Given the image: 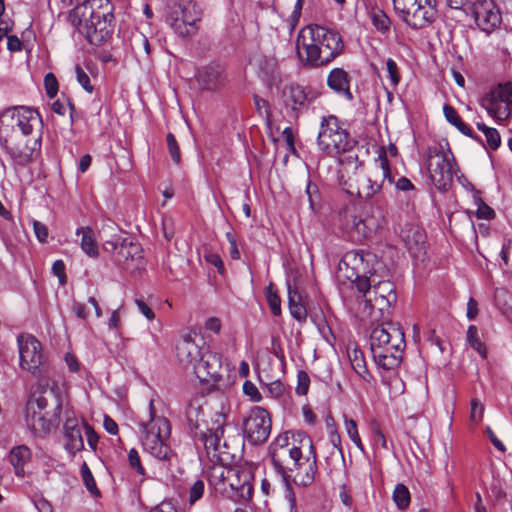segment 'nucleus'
Listing matches in <instances>:
<instances>
[{
  "label": "nucleus",
  "instance_id": "nucleus-1",
  "mask_svg": "<svg viewBox=\"0 0 512 512\" xmlns=\"http://www.w3.org/2000/svg\"><path fill=\"white\" fill-rule=\"evenodd\" d=\"M290 442L289 432L279 435L270 446L272 464L286 486L290 482L301 486L310 485L317 473V454L312 439L305 433H297ZM294 437V435H292Z\"/></svg>",
  "mask_w": 512,
  "mask_h": 512
},
{
  "label": "nucleus",
  "instance_id": "nucleus-2",
  "mask_svg": "<svg viewBox=\"0 0 512 512\" xmlns=\"http://www.w3.org/2000/svg\"><path fill=\"white\" fill-rule=\"evenodd\" d=\"M299 57L306 66H327L340 56L344 42L339 32L321 25H308L297 36Z\"/></svg>",
  "mask_w": 512,
  "mask_h": 512
},
{
  "label": "nucleus",
  "instance_id": "nucleus-3",
  "mask_svg": "<svg viewBox=\"0 0 512 512\" xmlns=\"http://www.w3.org/2000/svg\"><path fill=\"white\" fill-rule=\"evenodd\" d=\"M113 18L109 0H86L68 15V21L94 45H100L110 36Z\"/></svg>",
  "mask_w": 512,
  "mask_h": 512
},
{
  "label": "nucleus",
  "instance_id": "nucleus-4",
  "mask_svg": "<svg viewBox=\"0 0 512 512\" xmlns=\"http://www.w3.org/2000/svg\"><path fill=\"white\" fill-rule=\"evenodd\" d=\"M141 428V440L145 451L160 461L169 462L174 453L166 443L171 434L168 419L152 415L150 422L142 423Z\"/></svg>",
  "mask_w": 512,
  "mask_h": 512
},
{
  "label": "nucleus",
  "instance_id": "nucleus-5",
  "mask_svg": "<svg viewBox=\"0 0 512 512\" xmlns=\"http://www.w3.org/2000/svg\"><path fill=\"white\" fill-rule=\"evenodd\" d=\"M201 17V10L192 0L171 1L165 8L166 23L183 38L198 31L197 23Z\"/></svg>",
  "mask_w": 512,
  "mask_h": 512
},
{
  "label": "nucleus",
  "instance_id": "nucleus-6",
  "mask_svg": "<svg viewBox=\"0 0 512 512\" xmlns=\"http://www.w3.org/2000/svg\"><path fill=\"white\" fill-rule=\"evenodd\" d=\"M317 144L323 153L336 157L353 148L355 141L340 126L337 117L330 115L321 120Z\"/></svg>",
  "mask_w": 512,
  "mask_h": 512
},
{
  "label": "nucleus",
  "instance_id": "nucleus-7",
  "mask_svg": "<svg viewBox=\"0 0 512 512\" xmlns=\"http://www.w3.org/2000/svg\"><path fill=\"white\" fill-rule=\"evenodd\" d=\"M427 169L433 184L438 190L445 191L452 183L457 166L449 148L442 144L427 149Z\"/></svg>",
  "mask_w": 512,
  "mask_h": 512
},
{
  "label": "nucleus",
  "instance_id": "nucleus-8",
  "mask_svg": "<svg viewBox=\"0 0 512 512\" xmlns=\"http://www.w3.org/2000/svg\"><path fill=\"white\" fill-rule=\"evenodd\" d=\"M392 2L396 14L412 29L428 27L436 19V0H392Z\"/></svg>",
  "mask_w": 512,
  "mask_h": 512
},
{
  "label": "nucleus",
  "instance_id": "nucleus-9",
  "mask_svg": "<svg viewBox=\"0 0 512 512\" xmlns=\"http://www.w3.org/2000/svg\"><path fill=\"white\" fill-rule=\"evenodd\" d=\"M40 124L39 113L26 106L10 107L0 113V135L5 142L8 141V137L12 135L15 128H18L23 135L27 136Z\"/></svg>",
  "mask_w": 512,
  "mask_h": 512
},
{
  "label": "nucleus",
  "instance_id": "nucleus-10",
  "mask_svg": "<svg viewBox=\"0 0 512 512\" xmlns=\"http://www.w3.org/2000/svg\"><path fill=\"white\" fill-rule=\"evenodd\" d=\"M224 425L225 416L221 413L216 414L214 426L202 432L198 439L203 444L207 456L221 464L229 463L234 458L228 443L225 440L222 442Z\"/></svg>",
  "mask_w": 512,
  "mask_h": 512
},
{
  "label": "nucleus",
  "instance_id": "nucleus-11",
  "mask_svg": "<svg viewBox=\"0 0 512 512\" xmlns=\"http://www.w3.org/2000/svg\"><path fill=\"white\" fill-rule=\"evenodd\" d=\"M480 105L497 122L507 120L512 113V86L510 83L498 84L480 100Z\"/></svg>",
  "mask_w": 512,
  "mask_h": 512
},
{
  "label": "nucleus",
  "instance_id": "nucleus-12",
  "mask_svg": "<svg viewBox=\"0 0 512 512\" xmlns=\"http://www.w3.org/2000/svg\"><path fill=\"white\" fill-rule=\"evenodd\" d=\"M385 180L393 182L391 169L385 150L381 149L378 157L375 159L374 166L369 175L361 180L358 186L357 194L362 199H370L378 194L383 187Z\"/></svg>",
  "mask_w": 512,
  "mask_h": 512
},
{
  "label": "nucleus",
  "instance_id": "nucleus-13",
  "mask_svg": "<svg viewBox=\"0 0 512 512\" xmlns=\"http://www.w3.org/2000/svg\"><path fill=\"white\" fill-rule=\"evenodd\" d=\"M193 371L201 382L211 383L217 389L226 385L224 376L228 368L223 364L221 353L206 349Z\"/></svg>",
  "mask_w": 512,
  "mask_h": 512
},
{
  "label": "nucleus",
  "instance_id": "nucleus-14",
  "mask_svg": "<svg viewBox=\"0 0 512 512\" xmlns=\"http://www.w3.org/2000/svg\"><path fill=\"white\" fill-rule=\"evenodd\" d=\"M20 367L34 377L40 378L44 373V362L41 343L30 334L17 337Z\"/></svg>",
  "mask_w": 512,
  "mask_h": 512
},
{
  "label": "nucleus",
  "instance_id": "nucleus-15",
  "mask_svg": "<svg viewBox=\"0 0 512 512\" xmlns=\"http://www.w3.org/2000/svg\"><path fill=\"white\" fill-rule=\"evenodd\" d=\"M369 294L365 308L369 309L371 323L374 325L378 321L377 314L385 318V314L389 315L392 304L396 302L395 285L388 280L375 282Z\"/></svg>",
  "mask_w": 512,
  "mask_h": 512
},
{
  "label": "nucleus",
  "instance_id": "nucleus-16",
  "mask_svg": "<svg viewBox=\"0 0 512 512\" xmlns=\"http://www.w3.org/2000/svg\"><path fill=\"white\" fill-rule=\"evenodd\" d=\"M243 431L249 443L254 445L264 443L271 432L269 412L259 406L253 407L243 421Z\"/></svg>",
  "mask_w": 512,
  "mask_h": 512
},
{
  "label": "nucleus",
  "instance_id": "nucleus-17",
  "mask_svg": "<svg viewBox=\"0 0 512 512\" xmlns=\"http://www.w3.org/2000/svg\"><path fill=\"white\" fill-rule=\"evenodd\" d=\"M469 9L477 26L487 34L502 22L501 13L493 0H472Z\"/></svg>",
  "mask_w": 512,
  "mask_h": 512
},
{
  "label": "nucleus",
  "instance_id": "nucleus-18",
  "mask_svg": "<svg viewBox=\"0 0 512 512\" xmlns=\"http://www.w3.org/2000/svg\"><path fill=\"white\" fill-rule=\"evenodd\" d=\"M394 347L406 345L404 332L399 323L383 319V321L372 328L370 334V348L381 346Z\"/></svg>",
  "mask_w": 512,
  "mask_h": 512
},
{
  "label": "nucleus",
  "instance_id": "nucleus-19",
  "mask_svg": "<svg viewBox=\"0 0 512 512\" xmlns=\"http://www.w3.org/2000/svg\"><path fill=\"white\" fill-rule=\"evenodd\" d=\"M62 411V403L59 398L56 399V406L53 415L49 416L48 412L38 410H30L26 407V424L29 429L37 436L48 434L55 426Z\"/></svg>",
  "mask_w": 512,
  "mask_h": 512
},
{
  "label": "nucleus",
  "instance_id": "nucleus-20",
  "mask_svg": "<svg viewBox=\"0 0 512 512\" xmlns=\"http://www.w3.org/2000/svg\"><path fill=\"white\" fill-rule=\"evenodd\" d=\"M115 260L124 269H138L143 265V251L138 243L124 239L119 245L111 243Z\"/></svg>",
  "mask_w": 512,
  "mask_h": 512
},
{
  "label": "nucleus",
  "instance_id": "nucleus-21",
  "mask_svg": "<svg viewBox=\"0 0 512 512\" xmlns=\"http://www.w3.org/2000/svg\"><path fill=\"white\" fill-rule=\"evenodd\" d=\"M204 351L196 344L192 332L181 335L176 344V357L179 363L185 367L195 368L201 360Z\"/></svg>",
  "mask_w": 512,
  "mask_h": 512
},
{
  "label": "nucleus",
  "instance_id": "nucleus-22",
  "mask_svg": "<svg viewBox=\"0 0 512 512\" xmlns=\"http://www.w3.org/2000/svg\"><path fill=\"white\" fill-rule=\"evenodd\" d=\"M282 99L284 106L290 110V115L297 118L308 108V98L303 86L290 84L283 88Z\"/></svg>",
  "mask_w": 512,
  "mask_h": 512
},
{
  "label": "nucleus",
  "instance_id": "nucleus-23",
  "mask_svg": "<svg viewBox=\"0 0 512 512\" xmlns=\"http://www.w3.org/2000/svg\"><path fill=\"white\" fill-rule=\"evenodd\" d=\"M405 346L406 345L394 347V345L391 344L390 346H381L380 348L371 349L376 365L384 370H392L398 367L401 363Z\"/></svg>",
  "mask_w": 512,
  "mask_h": 512
},
{
  "label": "nucleus",
  "instance_id": "nucleus-24",
  "mask_svg": "<svg viewBox=\"0 0 512 512\" xmlns=\"http://www.w3.org/2000/svg\"><path fill=\"white\" fill-rule=\"evenodd\" d=\"M196 78L202 89L210 91L216 90L226 82L224 69L219 64H210L199 69Z\"/></svg>",
  "mask_w": 512,
  "mask_h": 512
},
{
  "label": "nucleus",
  "instance_id": "nucleus-25",
  "mask_svg": "<svg viewBox=\"0 0 512 512\" xmlns=\"http://www.w3.org/2000/svg\"><path fill=\"white\" fill-rule=\"evenodd\" d=\"M65 449L71 455L84 449L81 426L76 418H67L64 424Z\"/></svg>",
  "mask_w": 512,
  "mask_h": 512
},
{
  "label": "nucleus",
  "instance_id": "nucleus-26",
  "mask_svg": "<svg viewBox=\"0 0 512 512\" xmlns=\"http://www.w3.org/2000/svg\"><path fill=\"white\" fill-rule=\"evenodd\" d=\"M258 73L268 85H274L281 81L278 61L274 55H261L256 59Z\"/></svg>",
  "mask_w": 512,
  "mask_h": 512
},
{
  "label": "nucleus",
  "instance_id": "nucleus-27",
  "mask_svg": "<svg viewBox=\"0 0 512 512\" xmlns=\"http://www.w3.org/2000/svg\"><path fill=\"white\" fill-rule=\"evenodd\" d=\"M234 472L236 475L233 477V480H229V487L241 499L245 501L250 500L253 494L252 474L246 469L234 468Z\"/></svg>",
  "mask_w": 512,
  "mask_h": 512
},
{
  "label": "nucleus",
  "instance_id": "nucleus-28",
  "mask_svg": "<svg viewBox=\"0 0 512 512\" xmlns=\"http://www.w3.org/2000/svg\"><path fill=\"white\" fill-rule=\"evenodd\" d=\"M350 80L349 74L344 69L334 68L328 74L327 85L337 94L345 97L347 100H352Z\"/></svg>",
  "mask_w": 512,
  "mask_h": 512
},
{
  "label": "nucleus",
  "instance_id": "nucleus-29",
  "mask_svg": "<svg viewBox=\"0 0 512 512\" xmlns=\"http://www.w3.org/2000/svg\"><path fill=\"white\" fill-rule=\"evenodd\" d=\"M345 226L349 237L354 242H362L372 237L371 233L366 228L363 215H347Z\"/></svg>",
  "mask_w": 512,
  "mask_h": 512
},
{
  "label": "nucleus",
  "instance_id": "nucleus-30",
  "mask_svg": "<svg viewBox=\"0 0 512 512\" xmlns=\"http://www.w3.org/2000/svg\"><path fill=\"white\" fill-rule=\"evenodd\" d=\"M31 457L32 452L26 445H18L10 450L8 454V461L13 466L16 476H24V466L31 460Z\"/></svg>",
  "mask_w": 512,
  "mask_h": 512
},
{
  "label": "nucleus",
  "instance_id": "nucleus-31",
  "mask_svg": "<svg viewBox=\"0 0 512 512\" xmlns=\"http://www.w3.org/2000/svg\"><path fill=\"white\" fill-rule=\"evenodd\" d=\"M41 147V135H38L34 141L33 146L29 149L19 150L9 148L8 152L14 162L15 166L25 167L34 161L36 157V151Z\"/></svg>",
  "mask_w": 512,
  "mask_h": 512
},
{
  "label": "nucleus",
  "instance_id": "nucleus-32",
  "mask_svg": "<svg viewBox=\"0 0 512 512\" xmlns=\"http://www.w3.org/2000/svg\"><path fill=\"white\" fill-rule=\"evenodd\" d=\"M288 305L291 316L299 322L307 318V310L302 302V296L296 287L288 284Z\"/></svg>",
  "mask_w": 512,
  "mask_h": 512
},
{
  "label": "nucleus",
  "instance_id": "nucleus-33",
  "mask_svg": "<svg viewBox=\"0 0 512 512\" xmlns=\"http://www.w3.org/2000/svg\"><path fill=\"white\" fill-rule=\"evenodd\" d=\"M401 238L411 254L419 253L423 249L425 235L418 227L402 230Z\"/></svg>",
  "mask_w": 512,
  "mask_h": 512
},
{
  "label": "nucleus",
  "instance_id": "nucleus-34",
  "mask_svg": "<svg viewBox=\"0 0 512 512\" xmlns=\"http://www.w3.org/2000/svg\"><path fill=\"white\" fill-rule=\"evenodd\" d=\"M77 235H81V249L89 257H97L99 254L95 233L90 227H81L76 231Z\"/></svg>",
  "mask_w": 512,
  "mask_h": 512
},
{
  "label": "nucleus",
  "instance_id": "nucleus-35",
  "mask_svg": "<svg viewBox=\"0 0 512 512\" xmlns=\"http://www.w3.org/2000/svg\"><path fill=\"white\" fill-rule=\"evenodd\" d=\"M347 355L353 370L364 380H367L369 372L366 366V361L363 352L356 346L348 347Z\"/></svg>",
  "mask_w": 512,
  "mask_h": 512
},
{
  "label": "nucleus",
  "instance_id": "nucleus-36",
  "mask_svg": "<svg viewBox=\"0 0 512 512\" xmlns=\"http://www.w3.org/2000/svg\"><path fill=\"white\" fill-rule=\"evenodd\" d=\"M443 113L447 122L453 125L460 133L471 138H477L474 136L471 128L463 122L458 112L451 105L445 104Z\"/></svg>",
  "mask_w": 512,
  "mask_h": 512
},
{
  "label": "nucleus",
  "instance_id": "nucleus-37",
  "mask_svg": "<svg viewBox=\"0 0 512 512\" xmlns=\"http://www.w3.org/2000/svg\"><path fill=\"white\" fill-rule=\"evenodd\" d=\"M363 217L366 228L372 237L383 227L385 222L382 211L379 208L372 209L370 214L366 213Z\"/></svg>",
  "mask_w": 512,
  "mask_h": 512
},
{
  "label": "nucleus",
  "instance_id": "nucleus-38",
  "mask_svg": "<svg viewBox=\"0 0 512 512\" xmlns=\"http://www.w3.org/2000/svg\"><path fill=\"white\" fill-rule=\"evenodd\" d=\"M370 19L377 31L385 34L390 30L391 21L387 14L378 7L371 9Z\"/></svg>",
  "mask_w": 512,
  "mask_h": 512
},
{
  "label": "nucleus",
  "instance_id": "nucleus-39",
  "mask_svg": "<svg viewBox=\"0 0 512 512\" xmlns=\"http://www.w3.org/2000/svg\"><path fill=\"white\" fill-rule=\"evenodd\" d=\"M393 500L396 506L403 510L410 504V492L404 484H397L393 492Z\"/></svg>",
  "mask_w": 512,
  "mask_h": 512
},
{
  "label": "nucleus",
  "instance_id": "nucleus-40",
  "mask_svg": "<svg viewBox=\"0 0 512 512\" xmlns=\"http://www.w3.org/2000/svg\"><path fill=\"white\" fill-rule=\"evenodd\" d=\"M467 341L470 346L476 350L483 358L486 357L485 344L478 337V329L475 325H470L467 330Z\"/></svg>",
  "mask_w": 512,
  "mask_h": 512
},
{
  "label": "nucleus",
  "instance_id": "nucleus-41",
  "mask_svg": "<svg viewBox=\"0 0 512 512\" xmlns=\"http://www.w3.org/2000/svg\"><path fill=\"white\" fill-rule=\"evenodd\" d=\"M81 475L83 482L87 490L90 492V494L93 496L100 495V491L97 488L96 481L86 462H83V464L81 465Z\"/></svg>",
  "mask_w": 512,
  "mask_h": 512
},
{
  "label": "nucleus",
  "instance_id": "nucleus-42",
  "mask_svg": "<svg viewBox=\"0 0 512 512\" xmlns=\"http://www.w3.org/2000/svg\"><path fill=\"white\" fill-rule=\"evenodd\" d=\"M345 429L351 441L361 452H364V445L358 433L356 421L353 419L345 418Z\"/></svg>",
  "mask_w": 512,
  "mask_h": 512
},
{
  "label": "nucleus",
  "instance_id": "nucleus-43",
  "mask_svg": "<svg viewBox=\"0 0 512 512\" xmlns=\"http://www.w3.org/2000/svg\"><path fill=\"white\" fill-rule=\"evenodd\" d=\"M266 298L273 315L278 316L281 314V300L276 291L273 289V285L270 284L266 287Z\"/></svg>",
  "mask_w": 512,
  "mask_h": 512
},
{
  "label": "nucleus",
  "instance_id": "nucleus-44",
  "mask_svg": "<svg viewBox=\"0 0 512 512\" xmlns=\"http://www.w3.org/2000/svg\"><path fill=\"white\" fill-rule=\"evenodd\" d=\"M205 492V483L202 480H196L192 483L188 490V503L194 505L200 500Z\"/></svg>",
  "mask_w": 512,
  "mask_h": 512
},
{
  "label": "nucleus",
  "instance_id": "nucleus-45",
  "mask_svg": "<svg viewBox=\"0 0 512 512\" xmlns=\"http://www.w3.org/2000/svg\"><path fill=\"white\" fill-rule=\"evenodd\" d=\"M235 475L234 468L224 467V464L214 467L212 471V478L219 479L223 484H228Z\"/></svg>",
  "mask_w": 512,
  "mask_h": 512
},
{
  "label": "nucleus",
  "instance_id": "nucleus-46",
  "mask_svg": "<svg viewBox=\"0 0 512 512\" xmlns=\"http://www.w3.org/2000/svg\"><path fill=\"white\" fill-rule=\"evenodd\" d=\"M373 283H375L374 279L360 276L356 277L355 286L364 297L365 305L367 304V297L370 295L369 291L372 290Z\"/></svg>",
  "mask_w": 512,
  "mask_h": 512
},
{
  "label": "nucleus",
  "instance_id": "nucleus-47",
  "mask_svg": "<svg viewBox=\"0 0 512 512\" xmlns=\"http://www.w3.org/2000/svg\"><path fill=\"white\" fill-rule=\"evenodd\" d=\"M477 204L476 216L478 219L491 220L495 217L494 210L488 206L480 197L475 198Z\"/></svg>",
  "mask_w": 512,
  "mask_h": 512
},
{
  "label": "nucleus",
  "instance_id": "nucleus-48",
  "mask_svg": "<svg viewBox=\"0 0 512 512\" xmlns=\"http://www.w3.org/2000/svg\"><path fill=\"white\" fill-rule=\"evenodd\" d=\"M167 147L169 154L173 160L174 163L179 164L181 161V154L179 145L177 143V140L175 136L172 133H168L166 137Z\"/></svg>",
  "mask_w": 512,
  "mask_h": 512
},
{
  "label": "nucleus",
  "instance_id": "nucleus-49",
  "mask_svg": "<svg viewBox=\"0 0 512 512\" xmlns=\"http://www.w3.org/2000/svg\"><path fill=\"white\" fill-rule=\"evenodd\" d=\"M128 462L130 467L135 470L139 475L145 476L146 471L142 466L139 453L136 449L132 448L128 453Z\"/></svg>",
  "mask_w": 512,
  "mask_h": 512
},
{
  "label": "nucleus",
  "instance_id": "nucleus-50",
  "mask_svg": "<svg viewBox=\"0 0 512 512\" xmlns=\"http://www.w3.org/2000/svg\"><path fill=\"white\" fill-rule=\"evenodd\" d=\"M309 385V375L303 370L298 371L296 393L301 396L306 395L309 389Z\"/></svg>",
  "mask_w": 512,
  "mask_h": 512
},
{
  "label": "nucleus",
  "instance_id": "nucleus-51",
  "mask_svg": "<svg viewBox=\"0 0 512 512\" xmlns=\"http://www.w3.org/2000/svg\"><path fill=\"white\" fill-rule=\"evenodd\" d=\"M346 155H343L339 158V163L343 166H350L354 170H357L362 166V162L359 160L358 155L352 151V148L346 152Z\"/></svg>",
  "mask_w": 512,
  "mask_h": 512
},
{
  "label": "nucleus",
  "instance_id": "nucleus-52",
  "mask_svg": "<svg viewBox=\"0 0 512 512\" xmlns=\"http://www.w3.org/2000/svg\"><path fill=\"white\" fill-rule=\"evenodd\" d=\"M75 73L78 83L82 86V88L88 92L92 93L94 90L93 85L90 82L89 76L86 74V72L79 66H75Z\"/></svg>",
  "mask_w": 512,
  "mask_h": 512
},
{
  "label": "nucleus",
  "instance_id": "nucleus-53",
  "mask_svg": "<svg viewBox=\"0 0 512 512\" xmlns=\"http://www.w3.org/2000/svg\"><path fill=\"white\" fill-rule=\"evenodd\" d=\"M46 94L49 98H54L58 92V81L53 73H47L44 78Z\"/></svg>",
  "mask_w": 512,
  "mask_h": 512
},
{
  "label": "nucleus",
  "instance_id": "nucleus-54",
  "mask_svg": "<svg viewBox=\"0 0 512 512\" xmlns=\"http://www.w3.org/2000/svg\"><path fill=\"white\" fill-rule=\"evenodd\" d=\"M256 111L261 115L266 117L267 120L271 117L270 105L267 100L261 98L258 95H254L253 97Z\"/></svg>",
  "mask_w": 512,
  "mask_h": 512
},
{
  "label": "nucleus",
  "instance_id": "nucleus-55",
  "mask_svg": "<svg viewBox=\"0 0 512 512\" xmlns=\"http://www.w3.org/2000/svg\"><path fill=\"white\" fill-rule=\"evenodd\" d=\"M485 138L487 144L491 150H497L501 144V137L497 129L491 128L487 129V133L485 134Z\"/></svg>",
  "mask_w": 512,
  "mask_h": 512
},
{
  "label": "nucleus",
  "instance_id": "nucleus-56",
  "mask_svg": "<svg viewBox=\"0 0 512 512\" xmlns=\"http://www.w3.org/2000/svg\"><path fill=\"white\" fill-rule=\"evenodd\" d=\"M484 413V406L478 399H472L470 418L473 422H480Z\"/></svg>",
  "mask_w": 512,
  "mask_h": 512
},
{
  "label": "nucleus",
  "instance_id": "nucleus-57",
  "mask_svg": "<svg viewBox=\"0 0 512 512\" xmlns=\"http://www.w3.org/2000/svg\"><path fill=\"white\" fill-rule=\"evenodd\" d=\"M48 405L47 398L44 395H40L35 398H30L27 403V408L30 410H38L41 412H47L46 408Z\"/></svg>",
  "mask_w": 512,
  "mask_h": 512
},
{
  "label": "nucleus",
  "instance_id": "nucleus-58",
  "mask_svg": "<svg viewBox=\"0 0 512 512\" xmlns=\"http://www.w3.org/2000/svg\"><path fill=\"white\" fill-rule=\"evenodd\" d=\"M243 392L253 402H259L262 399L261 393L258 388L250 381H245L243 384Z\"/></svg>",
  "mask_w": 512,
  "mask_h": 512
},
{
  "label": "nucleus",
  "instance_id": "nucleus-59",
  "mask_svg": "<svg viewBox=\"0 0 512 512\" xmlns=\"http://www.w3.org/2000/svg\"><path fill=\"white\" fill-rule=\"evenodd\" d=\"M84 432L86 435L88 446L95 451L97 449V444L99 441V436L94 431V429L87 423L83 425Z\"/></svg>",
  "mask_w": 512,
  "mask_h": 512
},
{
  "label": "nucleus",
  "instance_id": "nucleus-60",
  "mask_svg": "<svg viewBox=\"0 0 512 512\" xmlns=\"http://www.w3.org/2000/svg\"><path fill=\"white\" fill-rule=\"evenodd\" d=\"M386 68H387L388 75H389V78L391 80V83L393 85H397L399 83V80H400V75H399V72H398V67H397L396 62L393 59H391V58L387 59V61H386Z\"/></svg>",
  "mask_w": 512,
  "mask_h": 512
},
{
  "label": "nucleus",
  "instance_id": "nucleus-61",
  "mask_svg": "<svg viewBox=\"0 0 512 512\" xmlns=\"http://www.w3.org/2000/svg\"><path fill=\"white\" fill-rule=\"evenodd\" d=\"M34 233L40 242H46L48 238V228L45 224L34 220L33 221Z\"/></svg>",
  "mask_w": 512,
  "mask_h": 512
},
{
  "label": "nucleus",
  "instance_id": "nucleus-62",
  "mask_svg": "<svg viewBox=\"0 0 512 512\" xmlns=\"http://www.w3.org/2000/svg\"><path fill=\"white\" fill-rule=\"evenodd\" d=\"M52 272L58 277L61 284L66 283L65 264L62 260H56L52 265Z\"/></svg>",
  "mask_w": 512,
  "mask_h": 512
},
{
  "label": "nucleus",
  "instance_id": "nucleus-63",
  "mask_svg": "<svg viewBox=\"0 0 512 512\" xmlns=\"http://www.w3.org/2000/svg\"><path fill=\"white\" fill-rule=\"evenodd\" d=\"M268 392L274 398L281 397L285 392V387L281 381L276 380L267 385Z\"/></svg>",
  "mask_w": 512,
  "mask_h": 512
},
{
  "label": "nucleus",
  "instance_id": "nucleus-64",
  "mask_svg": "<svg viewBox=\"0 0 512 512\" xmlns=\"http://www.w3.org/2000/svg\"><path fill=\"white\" fill-rule=\"evenodd\" d=\"M135 304L138 310L148 319L153 320L155 318V313L153 310L145 303L143 299H135Z\"/></svg>",
  "mask_w": 512,
  "mask_h": 512
}]
</instances>
